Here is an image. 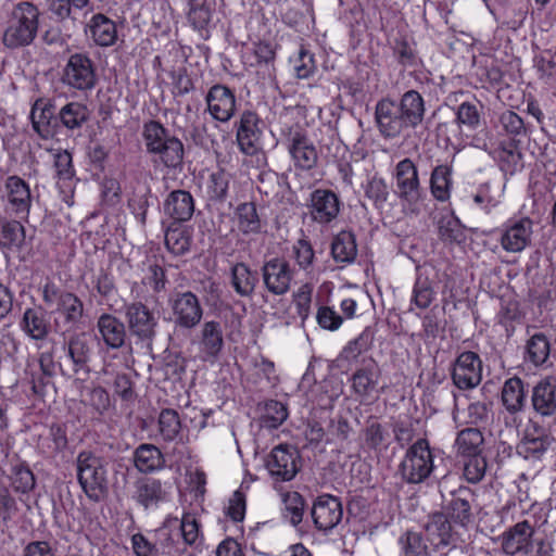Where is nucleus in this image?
<instances>
[{
  "instance_id": "5",
  "label": "nucleus",
  "mask_w": 556,
  "mask_h": 556,
  "mask_svg": "<svg viewBox=\"0 0 556 556\" xmlns=\"http://www.w3.org/2000/svg\"><path fill=\"white\" fill-rule=\"evenodd\" d=\"M424 530L429 545L437 552L446 549V555L457 549L463 551L470 538L469 533L454 525L446 515L440 511L428 516Z\"/></svg>"
},
{
  "instance_id": "18",
  "label": "nucleus",
  "mask_w": 556,
  "mask_h": 556,
  "mask_svg": "<svg viewBox=\"0 0 556 556\" xmlns=\"http://www.w3.org/2000/svg\"><path fill=\"white\" fill-rule=\"evenodd\" d=\"M263 121L255 111L244 110L238 121L235 122L236 140L239 150L253 155L258 150V143L263 135Z\"/></svg>"
},
{
  "instance_id": "60",
  "label": "nucleus",
  "mask_w": 556,
  "mask_h": 556,
  "mask_svg": "<svg viewBox=\"0 0 556 556\" xmlns=\"http://www.w3.org/2000/svg\"><path fill=\"white\" fill-rule=\"evenodd\" d=\"M159 428L165 441H174L181 428L178 413L172 408L162 409L159 416Z\"/></svg>"
},
{
  "instance_id": "29",
  "label": "nucleus",
  "mask_w": 556,
  "mask_h": 556,
  "mask_svg": "<svg viewBox=\"0 0 556 556\" xmlns=\"http://www.w3.org/2000/svg\"><path fill=\"white\" fill-rule=\"evenodd\" d=\"M532 222L530 218H521L506 226L500 242L507 252H521L531 242Z\"/></svg>"
},
{
  "instance_id": "9",
  "label": "nucleus",
  "mask_w": 556,
  "mask_h": 556,
  "mask_svg": "<svg viewBox=\"0 0 556 556\" xmlns=\"http://www.w3.org/2000/svg\"><path fill=\"white\" fill-rule=\"evenodd\" d=\"M170 320L176 329L192 330L202 320L203 307L191 291L174 292L168 299Z\"/></svg>"
},
{
  "instance_id": "61",
  "label": "nucleus",
  "mask_w": 556,
  "mask_h": 556,
  "mask_svg": "<svg viewBox=\"0 0 556 556\" xmlns=\"http://www.w3.org/2000/svg\"><path fill=\"white\" fill-rule=\"evenodd\" d=\"M435 292L428 277L418 276L414 283L412 302L419 308L426 309L434 300Z\"/></svg>"
},
{
  "instance_id": "64",
  "label": "nucleus",
  "mask_w": 556,
  "mask_h": 556,
  "mask_svg": "<svg viewBox=\"0 0 556 556\" xmlns=\"http://www.w3.org/2000/svg\"><path fill=\"white\" fill-rule=\"evenodd\" d=\"M141 283L143 286H149L156 294L164 292L166 290V285L168 283L165 268L159 264L149 265Z\"/></svg>"
},
{
  "instance_id": "54",
  "label": "nucleus",
  "mask_w": 556,
  "mask_h": 556,
  "mask_svg": "<svg viewBox=\"0 0 556 556\" xmlns=\"http://www.w3.org/2000/svg\"><path fill=\"white\" fill-rule=\"evenodd\" d=\"M403 556H429L428 542L420 532L407 530L399 538Z\"/></svg>"
},
{
  "instance_id": "40",
  "label": "nucleus",
  "mask_w": 556,
  "mask_h": 556,
  "mask_svg": "<svg viewBox=\"0 0 556 556\" xmlns=\"http://www.w3.org/2000/svg\"><path fill=\"white\" fill-rule=\"evenodd\" d=\"M192 241V230L182 225V223L170 222L165 229V245L167 250L181 256L190 251Z\"/></svg>"
},
{
  "instance_id": "14",
  "label": "nucleus",
  "mask_w": 556,
  "mask_h": 556,
  "mask_svg": "<svg viewBox=\"0 0 556 556\" xmlns=\"http://www.w3.org/2000/svg\"><path fill=\"white\" fill-rule=\"evenodd\" d=\"M125 317L129 332L143 342H152L156 336L159 318L141 301L125 304Z\"/></svg>"
},
{
  "instance_id": "11",
  "label": "nucleus",
  "mask_w": 556,
  "mask_h": 556,
  "mask_svg": "<svg viewBox=\"0 0 556 556\" xmlns=\"http://www.w3.org/2000/svg\"><path fill=\"white\" fill-rule=\"evenodd\" d=\"M285 141L296 169L307 172L316 167L318 163L317 150L302 127H290L285 132Z\"/></svg>"
},
{
  "instance_id": "10",
  "label": "nucleus",
  "mask_w": 556,
  "mask_h": 556,
  "mask_svg": "<svg viewBox=\"0 0 556 556\" xmlns=\"http://www.w3.org/2000/svg\"><path fill=\"white\" fill-rule=\"evenodd\" d=\"M476 501V493L470 488L462 485L450 492L440 513L446 515L450 521L468 533L469 527L475 521L473 505Z\"/></svg>"
},
{
  "instance_id": "32",
  "label": "nucleus",
  "mask_w": 556,
  "mask_h": 556,
  "mask_svg": "<svg viewBox=\"0 0 556 556\" xmlns=\"http://www.w3.org/2000/svg\"><path fill=\"white\" fill-rule=\"evenodd\" d=\"M528 387L529 386L517 376L508 378L504 382L501 391V401L510 415H516L525 410Z\"/></svg>"
},
{
  "instance_id": "19",
  "label": "nucleus",
  "mask_w": 556,
  "mask_h": 556,
  "mask_svg": "<svg viewBox=\"0 0 556 556\" xmlns=\"http://www.w3.org/2000/svg\"><path fill=\"white\" fill-rule=\"evenodd\" d=\"M452 380L459 390L476 388L482 380L480 356L472 351L460 353L453 365Z\"/></svg>"
},
{
  "instance_id": "39",
  "label": "nucleus",
  "mask_w": 556,
  "mask_h": 556,
  "mask_svg": "<svg viewBox=\"0 0 556 556\" xmlns=\"http://www.w3.org/2000/svg\"><path fill=\"white\" fill-rule=\"evenodd\" d=\"M134 466L142 473H152L165 465L161 450L154 444L142 443L136 447L132 455Z\"/></svg>"
},
{
  "instance_id": "45",
  "label": "nucleus",
  "mask_w": 556,
  "mask_h": 556,
  "mask_svg": "<svg viewBox=\"0 0 556 556\" xmlns=\"http://www.w3.org/2000/svg\"><path fill=\"white\" fill-rule=\"evenodd\" d=\"M363 437L365 445L369 450H387L390 444V432L388 427L379 422L374 416H370L367 419L363 429Z\"/></svg>"
},
{
  "instance_id": "43",
  "label": "nucleus",
  "mask_w": 556,
  "mask_h": 556,
  "mask_svg": "<svg viewBox=\"0 0 556 556\" xmlns=\"http://www.w3.org/2000/svg\"><path fill=\"white\" fill-rule=\"evenodd\" d=\"M331 255L337 263H353L357 256V244L354 232L341 230L331 242Z\"/></svg>"
},
{
  "instance_id": "27",
  "label": "nucleus",
  "mask_w": 556,
  "mask_h": 556,
  "mask_svg": "<svg viewBox=\"0 0 556 556\" xmlns=\"http://www.w3.org/2000/svg\"><path fill=\"white\" fill-rule=\"evenodd\" d=\"M380 368L372 357H363L361 367L352 375V389L361 397L369 396L376 390L379 378Z\"/></svg>"
},
{
  "instance_id": "8",
  "label": "nucleus",
  "mask_w": 556,
  "mask_h": 556,
  "mask_svg": "<svg viewBox=\"0 0 556 556\" xmlns=\"http://www.w3.org/2000/svg\"><path fill=\"white\" fill-rule=\"evenodd\" d=\"M62 83L78 91H90L98 83L97 66L87 52L72 53L62 71Z\"/></svg>"
},
{
  "instance_id": "24",
  "label": "nucleus",
  "mask_w": 556,
  "mask_h": 556,
  "mask_svg": "<svg viewBox=\"0 0 556 556\" xmlns=\"http://www.w3.org/2000/svg\"><path fill=\"white\" fill-rule=\"evenodd\" d=\"M534 529L528 520L517 522L502 534V548L508 555L528 554L532 547Z\"/></svg>"
},
{
  "instance_id": "13",
  "label": "nucleus",
  "mask_w": 556,
  "mask_h": 556,
  "mask_svg": "<svg viewBox=\"0 0 556 556\" xmlns=\"http://www.w3.org/2000/svg\"><path fill=\"white\" fill-rule=\"evenodd\" d=\"M294 273V268L283 256L265 260L261 267L264 287L274 295H285L289 292Z\"/></svg>"
},
{
  "instance_id": "59",
  "label": "nucleus",
  "mask_w": 556,
  "mask_h": 556,
  "mask_svg": "<svg viewBox=\"0 0 556 556\" xmlns=\"http://www.w3.org/2000/svg\"><path fill=\"white\" fill-rule=\"evenodd\" d=\"M463 477L469 483H479L485 476L488 463L483 455L462 457Z\"/></svg>"
},
{
  "instance_id": "25",
  "label": "nucleus",
  "mask_w": 556,
  "mask_h": 556,
  "mask_svg": "<svg viewBox=\"0 0 556 556\" xmlns=\"http://www.w3.org/2000/svg\"><path fill=\"white\" fill-rule=\"evenodd\" d=\"M531 405L541 417H551L556 414V378L548 376L541 379L532 388Z\"/></svg>"
},
{
  "instance_id": "23",
  "label": "nucleus",
  "mask_w": 556,
  "mask_h": 556,
  "mask_svg": "<svg viewBox=\"0 0 556 556\" xmlns=\"http://www.w3.org/2000/svg\"><path fill=\"white\" fill-rule=\"evenodd\" d=\"M130 497L147 510L166 501V491L161 480L142 476L134 481Z\"/></svg>"
},
{
  "instance_id": "44",
  "label": "nucleus",
  "mask_w": 556,
  "mask_h": 556,
  "mask_svg": "<svg viewBox=\"0 0 556 556\" xmlns=\"http://www.w3.org/2000/svg\"><path fill=\"white\" fill-rule=\"evenodd\" d=\"M484 443L483 433L478 428H466L457 433L455 440L458 457L482 455Z\"/></svg>"
},
{
  "instance_id": "34",
  "label": "nucleus",
  "mask_w": 556,
  "mask_h": 556,
  "mask_svg": "<svg viewBox=\"0 0 556 556\" xmlns=\"http://www.w3.org/2000/svg\"><path fill=\"white\" fill-rule=\"evenodd\" d=\"M97 329L109 349L117 350L125 344L126 326L116 316L109 313L101 314L97 321Z\"/></svg>"
},
{
  "instance_id": "46",
  "label": "nucleus",
  "mask_w": 556,
  "mask_h": 556,
  "mask_svg": "<svg viewBox=\"0 0 556 556\" xmlns=\"http://www.w3.org/2000/svg\"><path fill=\"white\" fill-rule=\"evenodd\" d=\"M500 169L505 175H515L523 168L522 153L516 142L501 143L495 156Z\"/></svg>"
},
{
  "instance_id": "4",
  "label": "nucleus",
  "mask_w": 556,
  "mask_h": 556,
  "mask_svg": "<svg viewBox=\"0 0 556 556\" xmlns=\"http://www.w3.org/2000/svg\"><path fill=\"white\" fill-rule=\"evenodd\" d=\"M392 176L393 192L402 207L412 214H418L427 193L421 186L417 164L410 157H404L396 163Z\"/></svg>"
},
{
  "instance_id": "50",
  "label": "nucleus",
  "mask_w": 556,
  "mask_h": 556,
  "mask_svg": "<svg viewBox=\"0 0 556 556\" xmlns=\"http://www.w3.org/2000/svg\"><path fill=\"white\" fill-rule=\"evenodd\" d=\"M231 175L224 168H217L208 175L207 197L213 202H224L228 197Z\"/></svg>"
},
{
  "instance_id": "17",
  "label": "nucleus",
  "mask_w": 556,
  "mask_h": 556,
  "mask_svg": "<svg viewBox=\"0 0 556 556\" xmlns=\"http://www.w3.org/2000/svg\"><path fill=\"white\" fill-rule=\"evenodd\" d=\"M300 453L295 447L280 444L266 458V468L276 481L292 480L300 469Z\"/></svg>"
},
{
  "instance_id": "20",
  "label": "nucleus",
  "mask_w": 556,
  "mask_h": 556,
  "mask_svg": "<svg viewBox=\"0 0 556 556\" xmlns=\"http://www.w3.org/2000/svg\"><path fill=\"white\" fill-rule=\"evenodd\" d=\"M205 102L213 119L220 123L229 122L237 112L235 91L223 84H215L208 89Z\"/></svg>"
},
{
  "instance_id": "35",
  "label": "nucleus",
  "mask_w": 556,
  "mask_h": 556,
  "mask_svg": "<svg viewBox=\"0 0 556 556\" xmlns=\"http://www.w3.org/2000/svg\"><path fill=\"white\" fill-rule=\"evenodd\" d=\"M26 244V230L23 224L0 217V249L15 254L22 252Z\"/></svg>"
},
{
  "instance_id": "51",
  "label": "nucleus",
  "mask_w": 556,
  "mask_h": 556,
  "mask_svg": "<svg viewBox=\"0 0 556 556\" xmlns=\"http://www.w3.org/2000/svg\"><path fill=\"white\" fill-rule=\"evenodd\" d=\"M283 509L282 517L293 527H298L303 521L306 508L305 498L296 491L287 492L282 496Z\"/></svg>"
},
{
  "instance_id": "57",
  "label": "nucleus",
  "mask_w": 556,
  "mask_h": 556,
  "mask_svg": "<svg viewBox=\"0 0 556 556\" xmlns=\"http://www.w3.org/2000/svg\"><path fill=\"white\" fill-rule=\"evenodd\" d=\"M480 119L481 113L479 104L476 102L465 101L455 111V123L459 129L466 127L469 130H475L479 127Z\"/></svg>"
},
{
  "instance_id": "36",
  "label": "nucleus",
  "mask_w": 556,
  "mask_h": 556,
  "mask_svg": "<svg viewBox=\"0 0 556 556\" xmlns=\"http://www.w3.org/2000/svg\"><path fill=\"white\" fill-rule=\"evenodd\" d=\"M258 280V273L244 262H238L230 268V285L242 298H251L254 294Z\"/></svg>"
},
{
  "instance_id": "12",
  "label": "nucleus",
  "mask_w": 556,
  "mask_h": 556,
  "mask_svg": "<svg viewBox=\"0 0 556 556\" xmlns=\"http://www.w3.org/2000/svg\"><path fill=\"white\" fill-rule=\"evenodd\" d=\"M375 124L384 139L399 138L404 131L409 130L396 101L390 97H383L375 105Z\"/></svg>"
},
{
  "instance_id": "48",
  "label": "nucleus",
  "mask_w": 556,
  "mask_h": 556,
  "mask_svg": "<svg viewBox=\"0 0 556 556\" xmlns=\"http://www.w3.org/2000/svg\"><path fill=\"white\" fill-rule=\"evenodd\" d=\"M238 218V228L243 235L260 233L263 223L254 202L240 203L235 212Z\"/></svg>"
},
{
  "instance_id": "56",
  "label": "nucleus",
  "mask_w": 556,
  "mask_h": 556,
  "mask_svg": "<svg viewBox=\"0 0 556 556\" xmlns=\"http://www.w3.org/2000/svg\"><path fill=\"white\" fill-rule=\"evenodd\" d=\"M295 264L304 271H312L316 256L315 250L306 236L298 239L292 245Z\"/></svg>"
},
{
  "instance_id": "49",
  "label": "nucleus",
  "mask_w": 556,
  "mask_h": 556,
  "mask_svg": "<svg viewBox=\"0 0 556 556\" xmlns=\"http://www.w3.org/2000/svg\"><path fill=\"white\" fill-rule=\"evenodd\" d=\"M189 7L187 14L188 22L198 30L202 38L208 37V25L212 20V8L206 3H199L198 0H186Z\"/></svg>"
},
{
  "instance_id": "30",
  "label": "nucleus",
  "mask_w": 556,
  "mask_h": 556,
  "mask_svg": "<svg viewBox=\"0 0 556 556\" xmlns=\"http://www.w3.org/2000/svg\"><path fill=\"white\" fill-rule=\"evenodd\" d=\"M85 33L99 47H111L117 40L115 22L102 13L91 16L86 24Z\"/></svg>"
},
{
  "instance_id": "26",
  "label": "nucleus",
  "mask_w": 556,
  "mask_h": 556,
  "mask_svg": "<svg viewBox=\"0 0 556 556\" xmlns=\"http://www.w3.org/2000/svg\"><path fill=\"white\" fill-rule=\"evenodd\" d=\"M21 330L35 341H43L48 338L51 324L46 309L41 305L27 307L20 320Z\"/></svg>"
},
{
  "instance_id": "42",
  "label": "nucleus",
  "mask_w": 556,
  "mask_h": 556,
  "mask_svg": "<svg viewBox=\"0 0 556 556\" xmlns=\"http://www.w3.org/2000/svg\"><path fill=\"white\" fill-rule=\"evenodd\" d=\"M65 326L71 329H78L84 324V302L73 292L65 295L63 301L55 307Z\"/></svg>"
},
{
  "instance_id": "28",
  "label": "nucleus",
  "mask_w": 556,
  "mask_h": 556,
  "mask_svg": "<svg viewBox=\"0 0 556 556\" xmlns=\"http://www.w3.org/2000/svg\"><path fill=\"white\" fill-rule=\"evenodd\" d=\"M163 211L170 222H188L194 213V199L187 190H173L164 200Z\"/></svg>"
},
{
  "instance_id": "62",
  "label": "nucleus",
  "mask_w": 556,
  "mask_h": 556,
  "mask_svg": "<svg viewBox=\"0 0 556 556\" xmlns=\"http://www.w3.org/2000/svg\"><path fill=\"white\" fill-rule=\"evenodd\" d=\"M500 123L506 135L510 136V142L520 141L518 138L527 136V128L523 119L514 111L507 110L500 116Z\"/></svg>"
},
{
  "instance_id": "2",
  "label": "nucleus",
  "mask_w": 556,
  "mask_h": 556,
  "mask_svg": "<svg viewBox=\"0 0 556 556\" xmlns=\"http://www.w3.org/2000/svg\"><path fill=\"white\" fill-rule=\"evenodd\" d=\"M40 11L30 1H21L13 5L2 43L8 49H20L30 46L39 30Z\"/></svg>"
},
{
  "instance_id": "33",
  "label": "nucleus",
  "mask_w": 556,
  "mask_h": 556,
  "mask_svg": "<svg viewBox=\"0 0 556 556\" xmlns=\"http://www.w3.org/2000/svg\"><path fill=\"white\" fill-rule=\"evenodd\" d=\"M200 352L205 361L216 359L224 348L223 328L219 321H205L199 333Z\"/></svg>"
},
{
  "instance_id": "41",
  "label": "nucleus",
  "mask_w": 556,
  "mask_h": 556,
  "mask_svg": "<svg viewBox=\"0 0 556 556\" xmlns=\"http://www.w3.org/2000/svg\"><path fill=\"white\" fill-rule=\"evenodd\" d=\"M438 236L444 244H462L467 239L466 227L452 212L438 220Z\"/></svg>"
},
{
  "instance_id": "3",
  "label": "nucleus",
  "mask_w": 556,
  "mask_h": 556,
  "mask_svg": "<svg viewBox=\"0 0 556 556\" xmlns=\"http://www.w3.org/2000/svg\"><path fill=\"white\" fill-rule=\"evenodd\" d=\"M106 462L91 451H80L76 457L77 481L86 496L94 503L109 493Z\"/></svg>"
},
{
  "instance_id": "52",
  "label": "nucleus",
  "mask_w": 556,
  "mask_h": 556,
  "mask_svg": "<svg viewBox=\"0 0 556 556\" xmlns=\"http://www.w3.org/2000/svg\"><path fill=\"white\" fill-rule=\"evenodd\" d=\"M551 344L547 337L536 332L530 337L526 345V359L534 366L543 365L549 356Z\"/></svg>"
},
{
  "instance_id": "16",
  "label": "nucleus",
  "mask_w": 556,
  "mask_h": 556,
  "mask_svg": "<svg viewBox=\"0 0 556 556\" xmlns=\"http://www.w3.org/2000/svg\"><path fill=\"white\" fill-rule=\"evenodd\" d=\"M309 515L317 531H332L343 518L342 502L331 494L318 495L311 507Z\"/></svg>"
},
{
  "instance_id": "58",
  "label": "nucleus",
  "mask_w": 556,
  "mask_h": 556,
  "mask_svg": "<svg viewBox=\"0 0 556 556\" xmlns=\"http://www.w3.org/2000/svg\"><path fill=\"white\" fill-rule=\"evenodd\" d=\"M364 191L365 197L372 202L376 208H382L390 195L387 181L377 175L368 179Z\"/></svg>"
},
{
  "instance_id": "15",
  "label": "nucleus",
  "mask_w": 556,
  "mask_h": 556,
  "mask_svg": "<svg viewBox=\"0 0 556 556\" xmlns=\"http://www.w3.org/2000/svg\"><path fill=\"white\" fill-rule=\"evenodd\" d=\"M29 118L33 130L42 140L53 139L61 134L59 112L51 99H36L31 105Z\"/></svg>"
},
{
  "instance_id": "1",
  "label": "nucleus",
  "mask_w": 556,
  "mask_h": 556,
  "mask_svg": "<svg viewBox=\"0 0 556 556\" xmlns=\"http://www.w3.org/2000/svg\"><path fill=\"white\" fill-rule=\"evenodd\" d=\"M142 138L146 151L153 162L161 163L169 169H181L185 159L182 141L174 136L159 121H148L142 127Z\"/></svg>"
},
{
  "instance_id": "55",
  "label": "nucleus",
  "mask_w": 556,
  "mask_h": 556,
  "mask_svg": "<svg viewBox=\"0 0 556 556\" xmlns=\"http://www.w3.org/2000/svg\"><path fill=\"white\" fill-rule=\"evenodd\" d=\"M288 417L287 407L279 401L265 402L264 412L260 418L261 426L266 429H277Z\"/></svg>"
},
{
  "instance_id": "31",
  "label": "nucleus",
  "mask_w": 556,
  "mask_h": 556,
  "mask_svg": "<svg viewBox=\"0 0 556 556\" xmlns=\"http://www.w3.org/2000/svg\"><path fill=\"white\" fill-rule=\"evenodd\" d=\"M409 129L419 127L426 116V101L420 92L410 89L401 94L396 102Z\"/></svg>"
},
{
  "instance_id": "47",
  "label": "nucleus",
  "mask_w": 556,
  "mask_h": 556,
  "mask_svg": "<svg viewBox=\"0 0 556 556\" xmlns=\"http://www.w3.org/2000/svg\"><path fill=\"white\" fill-rule=\"evenodd\" d=\"M375 332L371 327H366L361 334L350 341L341 351L339 361H345L349 364L358 363L359 356L368 351L374 342Z\"/></svg>"
},
{
  "instance_id": "63",
  "label": "nucleus",
  "mask_w": 556,
  "mask_h": 556,
  "mask_svg": "<svg viewBox=\"0 0 556 556\" xmlns=\"http://www.w3.org/2000/svg\"><path fill=\"white\" fill-rule=\"evenodd\" d=\"M157 534V556H184L186 553V547L177 538H174V535L167 532L165 529L159 530Z\"/></svg>"
},
{
  "instance_id": "22",
  "label": "nucleus",
  "mask_w": 556,
  "mask_h": 556,
  "mask_svg": "<svg viewBox=\"0 0 556 556\" xmlns=\"http://www.w3.org/2000/svg\"><path fill=\"white\" fill-rule=\"evenodd\" d=\"M7 210L21 219H27L31 206V194L28 184L20 176L12 175L4 184Z\"/></svg>"
},
{
  "instance_id": "37",
  "label": "nucleus",
  "mask_w": 556,
  "mask_h": 556,
  "mask_svg": "<svg viewBox=\"0 0 556 556\" xmlns=\"http://www.w3.org/2000/svg\"><path fill=\"white\" fill-rule=\"evenodd\" d=\"M430 193L434 200L444 203L451 199L453 190V166L452 164L435 165L429 179Z\"/></svg>"
},
{
  "instance_id": "7",
  "label": "nucleus",
  "mask_w": 556,
  "mask_h": 556,
  "mask_svg": "<svg viewBox=\"0 0 556 556\" xmlns=\"http://www.w3.org/2000/svg\"><path fill=\"white\" fill-rule=\"evenodd\" d=\"M433 455L427 439H418L406 451L399 472L403 481L409 484L425 482L433 471Z\"/></svg>"
},
{
  "instance_id": "53",
  "label": "nucleus",
  "mask_w": 556,
  "mask_h": 556,
  "mask_svg": "<svg viewBox=\"0 0 556 556\" xmlns=\"http://www.w3.org/2000/svg\"><path fill=\"white\" fill-rule=\"evenodd\" d=\"M553 442L554 439L552 435L530 439L529 435L522 437L521 441L516 446V452L519 456L526 459H540Z\"/></svg>"
},
{
  "instance_id": "6",
  "label": "nucleus",
  "mask_w": 556,
  "mask_h": 556,
  "mask_svg": "<svg viewBox=\"0 0 556 556\" xmlns=\"http://www.w3.org/2000/svg\"><path fill=\"white\" fill-rule=\"evenodd\" d=\"M93 349V340L86 332L73 333L63 344L65 355L72 364V374L68 378H74V384L80 390L81 396H84L85 382L91 372Z\"/></svg>"
},
{
  "instance_id": "38",
  "label": "nucleus",
  "mask_w": 556,
  "mask_h": 556,
  "mask_svg": "<svg viewBox=\"0 0 556 556\" xmlns=\"http://www.w3.org/2000/svg\"><path fill=\"white\" fill-rule=\"evenodd\" d=\"M61 134L66 131L80 130L90 118L88 106L78 101H72L58 110Z\"/></svg>"
},
{
  "instance_id": "21",
  "label": "nucleus",
  "mask_w": 556,
  "mask_h": 556,
  "mask_svg": "<svg viewBox=\"0 0 556 556\" xmlns=\"http://www.w3.org/2000/svg\"><path fill=\"white\" fill-rule=\"evenodd\" d=\"M341 201L338 194L330 189H316L309 195L311 219L319 225H329L340 214Z\"/></svg>"
}]
</instances>
